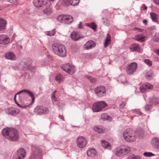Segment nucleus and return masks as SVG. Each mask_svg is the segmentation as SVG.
Returning <instances> with one entry per match:
<instances>
[{
    "mask_svg": "<svg viewBox=\"0 0 159 159\" xmlns=\"http://www.w3.org/2000/svg\"><path fill=\"white\" fill-rule=\"evenodd\" d=\"M2 135L9 140L16 141L18 139V134L17 130L14 129L6 128L2 131Z\"/></svg>",
    "mask_w": 159,
    "mask_h": 159,
    "instance_id": "nucleus-1",
    "label": "nucleus"
},
{
    "mask_svg": "<svg viewBox=\"0 0 159 159\" xmlns=\"http://www.w3.org/2000/svg\"><path fill=\"white\" fill-rule=\"evenodd\" d=\"M52 51L54 53L61 57H65L66 55V51L65 46L61 44L54 43L52 46Z\"/></svg>",
    "mask_w": 159,
    "mask_h": 159,
    "instance_id": "nucleus-2",
    "label": "nucleus"
},
{
    "mask_svg": "<svg viewBox=\"0 0 159 159\" xmlns=\"http://www.w3.org/2000/svg\"><path fill=\"white\" fill-rule=\"evenodd\" d=\"M125 140L128 142H133L135 140L136 137L133 131L129 129H126L123 133Z\"/></svg>",
    "mask_w": 159,
    "mask_h": 159,
    "instance_id": "nucleus-3",
    "label": "nucleus"
},
{
    "mask_svg": "<svg viewBox=\"0 0 159 159\" xmlns=\"http://www.w3.org/2000/svg\"><path fill=\"white\" fill-rule=\"evenodd\" d=\"M130 150V147L128 146H122L116 149L115 153L117 156L122 157L129 153Z\"/></svg>",
    "mask_w": 159,
    "mask_h": 159,
    "instance_id": "nucleus-4",
    "label": "nucleus"
},
{
    "mask_svg": "<svg viewBox=\"0 0 159 159\" xmlns=\"http://www.w3.org/2000/svg\"><path fill=\"white\" fill-rule=\"evenodd\" d=\"M31 62L32 61L30 59H24L20 63V65L23 70L28 69L32 71H34V70L36 69V67H32V66L31 65Z\"/></svg>",
    "mask_w": 159,
    "mask_h": 159,
    "instance_id": "nucleus-5",
    "label": "nucleus"
},
{
    "mask_svg": "<svg viewBox=\"0 0 159 159\" xmlns=\"http://www.w3.org/2000/svg\"><path fill=\"white\" fill-rule=\"evenodd\" d=\"M21 93H24L25 94H28L32 98V102H34V98L33 94L30 91H29L27 90H23L20 91L16 93L14 97V100L16 103V104L20 107H21L22 108H25L27 107L26 105H23L22 106L21 105L19 104L17 102L16 99V96L17 95H18Z\"/></svg>",
    "mask_w": 159,
    "mask_h": 159,
    "instance_id": "nucleus-6",
    "label": "nucleus"
},
{
    "mask_svg": "<svg viewBox=\"0 0 159 159\" xmlns=\"http://www.w3.org/2000/svg\"><path fill=\"white\" fill-rule=\"evenodd\" d=\"M107 104L103 101L97 102L93 105L92 109L94 112H98L107 106Z\"/></svg>",
    "mask_w": 159,
    "mask_h": 159,
    "instance_id": "nucleus-7",
    "label": "nucleus"
},
{
    "mask_svg": "<svg viewBox=\"0 0 159 159\" xmlns=\"http://www.w3.org/2000/svg\"><path fill=\"white\" fill-rule=\"evenodd\" d=\"M57 20L60 22L66 24H70L73 20L72 17L69 15H60L57 18Z\"/></svg>",
    "mask_w": 159,
    "mask_h": 159,
    "instance_id": "nucleus-8",
    "label": "nucleus"
},
{
    "mask_svg": "<svg viewBox=\"0 0 159 159\" xmlns=\"http://www.w3.org/2000/svg\"><path fill=\"white\" fill-rule=\"evenodd\" d=\"M26 155V152L23 148L19 149L17 152L15 153L13 157V159H24Z\"/></svg>",
    "mask_w": 159,
    "mask_h": 159,
    "instance_id": "nucleus-9",
    "label": "nucleus"
},
{
    "mask_svg": "<svg viewBox=\"0 0 159 159\" xmlns=\"http://www.w3.org/2000/svg\"><path fill=\"white\" fill-rule=\"evenodd\" d=\"M62 68L70 75H72L75 70V66L69 63L63 65L62 66Z\"/></svg>",
    "mask_w": 159,
    "mask_h": 159,
    "instance_id": "nucleus-10",
    "label": "nucleus"
},
{
    "mask_svg": "<svg viewBox=\"0 0 159 159\" xmlns=\"http://www.w3.org/2000/svg\"><path fill=\"white\" fill-rule=\"evenodd\" d=\"M137 68V65L135 62H132L128 65L126 68V72L129 75H132Z\"/></svg>",
    "mask_w": 159,
    "mask_h": 159,
    "instance_id": "nucleus-11",
    "label": "nucleus"
},
{
    "mask_svg": "<svg viewBox=\"0 0 159 159\" xmlns=\"http://www.w3.org/2000/svg\"><path fill=\"white\" fill-rule=\"evenodd\" d=\"M77 144L80 148H84L87 144V142L86 139L82 136L78 137L77 139Z\"/></svg>",
    "mask_w": 159,
    "mask_h": 159,
    "instance_id": "nucleus-12",
    "label": "nucleus"
},
{
    "mask_svg": "<svg viewBox=\"0 0 159 159\" xmlns=\"http://www.w3.org/2000/svg\"><path fill=\"white\" fill-rule=\"evenodd\" d=\"M48 0H34L33 1L34 5L36 7H40L43 5H50L51 3Z\"/></svg>",
    "mask_w": 159,
    "mask_h": 159,
    "instance_id": "nucleus-13",
    "label": "nucleus"
},
{
    "mask_svg": "<svg viewBox=\"0 0 159 159\" xmlns=\"http://www.w3.org/2000/svg\"><path fill=\"white\" fill-rule=\"evenodd\" d=\"M34 111L38 114H47L48 112V109L43 106H38L34 109Z\"/></svg>",
    "mask_w": 159,
    "mask_h": 159,
    "instance_id": "nucleus-14",
    "label": "nucleus"
},
{
    "mask_svg": "<svg viewBox=\"0 0 159 159\" xmlns=\"http://www.w3.org/2000/svg\"><path fill=\"white\" fill-rule=\"evenodd\" d=\"M94 91L98 96H102L105 94L106 89L103 86H99L95 89Z\"/></svg>",
    "mask_w": 159,
    "mask_h": 159,
    "instance_id": "nucleus-15",
    "label": "nucleus"
},
{
    "mask_svg": "<svg viewBox=\"0 0 159 159\" xmlns=\"http://www.w3.org/2000/svg\"><path fill=\"white\" fill-rule=\"evenodd\" d=\"M153 86L151 84L146 83L143 84L140 87V90L142 93H144L148 89H151L153 88Z\"/></svg>",
    "mask_w": 159,
    "mask_h": 159,
    "instance_id": "nucleus-16",
    "label": "nucleus"
},
{
    "mask_svg": "<svg viewBox=\"0 0 159 159\" xmlns=\"http://www.w3.org/2000/svg\"><path fill=\"white\" fill-rule=\"evenodd\" d=\"M10 39L9 37L4 34L0 35V44L6 45L10 42Z\"/></svg>",
    "mask_w": 159,
    "mask_h": 159,
    "instance_id": "nucleus-17",
    "label": "nucleus"
},
{
    "mask_svg": "<svg viewBox=\"0 0 159 159\" xmlns=\"http://www.w3.org/2000/svg\"><path fill=\"white\" fill-rule=\"evenodd\" d=\"M95 46V43L92 41H88L84 46V48L85 49L89 50L94 48Z\"/></svg>",
    "mask_w": 159,
    "mask_h": 159,
    "instance_id": "nucleus-18",
    "label": "nucleus"
},
{
    "mask_svg": "<svg viewBox=\"0 0 159 159\" xmlns=\"http://www.w3.org/2000/svg\"><path fill=\"white\" fill-rule=\"evenodd\" d=\"M70 37L73 40L76 41L79 40L80 38H83V37L80 35V33L78 32H73L70 35Z\"/></svg>",
    "mask_w": 159,
    "mask_h": 159,
    "instance_id": "nucleus-19",
    "label": "nucleus"
},
{
    "mask_svg": "<svg viewBox=\"0 0 159 159\" xmlns=\"http://www.w3.org/2000/svg\"><path fill=\"white\" fill-rule=\"evenodd\" d=\"M19 110L15 108H10L6 110L7 113L9 115H15L19 113Z\"/></svg>",
    "mask_w": 159,
    "mask_h": 159,
    "instance_id": "nucleus-20",
    "label": "nucleus"
},
{
    "mask_svg": "<svg viewBox=\"0 0 159 159\" xmlns=\"http://www.w3.org/2000/svg\"><path fill=\"white\" fill-rule=\"evenodd\" d=\"M150 15L152 21L157 23H159V15L155 14L154 12L150 13Z\"/></svg>",
    "mask_w": 159,
    "mask_h": 159,
    "instance_id": "nucleus-21",
    "label": "nucleus"
},
{
    "mask_svg": "<svg viewBox=\"0 0 159 159\" xmlns=\"http://www.w3.org/2000/svg\"><path fill=\"white\" fill-rule=\"evenodd\" d=\"M151 143L152 145L159 150V139L156 138L152 139L151 141Z\"/></svg>",
    "mask_w": 159,
    "mask_h": 159,
    "instance_id": "nucleus-22",
    "label": "nucleus"
},
{
    "mask_svg": "<svg viewBox=\"0 0 159 159\" xmlns=\"http://www.w3.org/2000/svg\"><path fill=\"white\" fill-rule=\"evenodd\" d=\"M87 153L88 156L92 157H94L97 154V152L94 148H89Z\"/></svg>",
    "mask_w": 159,
    "mask_h": 159,
    "instance_id": "nucleus-23",
    "label": "nucleus"
},
{
    "mask_svg": "<svg viewBox=\"0 0 159 159\" xmlns=\"http://www.w3.org/2000/svg\"><path fill=\"white\" fill-rule=\"evenodd\" d=\"M102 147L105 148L108 150H111L112 148L111 146L107 141L103 140L102 141Z\"/></svg>",
    "mask_w": 159,
    "mask_h": 159,
    "instance_id": "nucleus-24",
    "label": "nucleus"
},
{
    "mask_svg": "<svg viewBox=\"0 0 159 159\" xmlns=\"http://www.w3.org/2000/svg\"><path fill=\"white\" fill-rule=\"evenodd\" d=\"M5 57L8 59L11 60H14L16 59V57L14 54L11 52H7L5 55Z\"/></svg>",
    "mask_w": 159,
    "mask_h": 159,
    "instance_id": "nucleus-25",
    "label": "nucleus"
},
{
    "mask_svg": "<svg viewBox=\"0 0 159 159\" xmlns=\"http://www.w3.org/2000/svg\"><path fill=\"white\" fill-rule=\"evenodd\" d=\"M134 39L138 41L143 42L145 40V37L142 34H139L135 35Z\"/></svg>",
    "mask_w": 159,
    "mask_h": 159,
    "instance_id": "nucleus-26",
    "label": "nucleus"
},
{
    "mask_svg": "<svg viewBox=\"0 0 159 159\" xmlns=\"http://www.w3.org/2000/svg\"><path fill=\"white\" fill-rule=\"evenodd\" d=\"M129 48L131 49L132 51H140V48L139 45L136 44L134 43L132 44L129 47Z\"/></svg>",
    "mask_w": 159,
    "mask_h": 159,
    "instance_id": "nucleus-27",
    "label": "nucleus"
},
{
    "mask_svg": "<svg viewBox=\"0 0 159 159\" xmlns=\"http://www.w3.org/2000/svg\"><path fill=\"white\" fill-rule=\"evenodd\" d=\"M93 129L95 131L100 134L103 133L105 132V129L101 126H95L93 128Z\"/></svg>",
    "mask_w": 159,
    "mask_h": 159,
    "instance_id": "nucleus-28",
    "label": "nucleus"
},
{
    "mask_svg": "<svg viewBox=\"0 0 159 159\" xmlns=\"http://www.w3.org/2000/svg\"><path fill=\"white\" fill-rule=\"evenodd\" d=\"M43 11L44 14L47 15H49L52 13L53 11L51 7H48L44 9Z\"/></svg>",
    "mask_w": 159,
    "mask_h": 159,
    "instance_id": "nucleus-29",
    "label": "nucleus"
},
{
    "mask_svg": "<svg viewBox=\"0 0 159 159\" xmlns=\"http://www.w3.org/2000/svg\"><path fill=\"white\" fill-rule=\"evenodd\" d=\"M6 24V21L4 19L0 18V29L3 30L5 28Z\"/></svg>",
    "mask_w": 159,
    "mask_h": 159,
    "instance_id": "nucleus-30",
    "label": "nucleus"
},
{
    "mask_svg": "<svg viewBox=\"0 0 159 159\" xmlns=\"http://www.w3.org/2000/svg\"><path fill=\"white\" fill-rule=\"evenodd\" d=\"M111 43V37L109 34H107V37L106 39L105 42L104 43V46L107 47Z\"/></svg>",
    "mask_w": 159,
    "mask_h": 159,
    "instance_id": "nucleus-31",
    "label": "nucleus"
},
{
    "mask_svg": "<svg viewBox=\"0 0 159 159\" xmlns=\"http://www.w3.org/2000/svg\"><path fill=\"white\" fill-rule=\"evenodd\" d=\"M101 117V118L104 120H106L111 121L112 119V118L110 116H108L106 113L102 114Z\"/></svg>",
    "mask_w": 159,
    "mask_h": 159,
    "instance_id": "nucleus-32",
    "label": "nucleus"
},
{
    "mask_svg": "<svg viewBox=\"0 0 159 159\" xmlns=\"http://www.w3.org/2000/svg\"><path fill=\"white\" fill-rule=\"evenodd\" d=\"M55 79L56 81L59 83L62 82L64 79L63 76L60 74L57 75Z\"/></svg>",
    "mask_w": 159,
    "mask_h": 159,
    "instance_id": "nucleus-33",
    "label": "nucleus"
},
{
    "mask_svg": "<svg viewBox=\"0 0 159 159\" xmlns=\"http://www.w3.org/2000/svg\"><path fill=\"white\" fill-rule=\"evenodd\" d=\"M80 0H69V3L72 6L77 5L79 2Z\"/></svg>",
    "mask_w": 159,
    "mask_h": 159,
    "instance_id": "nucleus-34",
    "label": "nucleus"
},
{
    "mask_svg": "<svg viewBox=\"0 0 159 159\" xmlns=\"http://www.w3.org/2000/svg\"><path fill=\"white\" fill-rule=\"evenodd\" d=\"M56 31H55V29H54L51 31H49L46 32V34L47 35L51 36H54L56 34Z\"/></svg>",
    "mask_w": 159,
    "mask_h": 159,
    "instance_id": "nucleus-35",
    "label": "nucleus"
},
{
    "mask_svg": "<svg viewBox=\"0 0 159 159\" xmlns=\"http://www.w3.org/2000/svg\"><path fill=\"white\" fill-rule=\"evenodd\" d=\"M86 25L91 28L93 30H95L96 29V25L94 22L87 24Z\"/></svg>",
    "mask_w": 159,
    "mask_h": 159,
    "instance_id": "nucleus-36",
    "label": "nucleus"
},
{
    "mask_svg": "<svg viewBox=\"0 0 159 159\" xmlns=\"http://www.w3.org/2000/svg\"><path fill=\"white\" fill-rule=\"evenodd\" d=\"M129 159H141V158L140 156H136L132 154L129 157Z\"/></svg>",
    "mask_w": 159,
    "mask_h": 159,
    "instance_id": "nucleus-37",
    "label": "nucleus"
},
{
    "mask_svg": "<svg viewBox=\"0 0 159 159\" xmlns=\"http://www.w3.org/2000/svg\"><path fill=\"white\" fill-rule=\"evenodd\" d=\"M56 91H55L52 93V100L53 101H58L57 98L55 96V93L56 92Z\"/></svg>",
    "mask_w": 159,
    "mask_h": 159,
    "instance_id": "nucleus-38",
    "label": "nucleus"
},
{
    "mask_svg": "<svg viewBox=\"0 0 159 159\" xmlns=\"http://www.w3.org/2000/svg\"><path fill=\"white\" fill-rule=\"evenodd\" d=\"M143 155L146 157H151L154 156L155 155L152 152H145L143 153Z\"/></svg>",
    "mask_w": 159,
    "mask_h": 159,
    "instance_id": "nucleus-39",
    "label": "nucleus"
},
{
    "mask_svg": "<svg viewBox=\"0 0 159 159\" xmlns=\"http://www.w3.org/2000/svg\"><path fill=\"white\" fill-rule=\"evenodd\" d=\"M144 62L149 66H151L152 65V62L149 59H145L144 60Z\"/></svg>",
    "mask_w": 159,
    "mask_h": 159,
    "instance_id": "nucleus-40",
    "label": "nucleus"
},
{
    "mask_svg": "<svg viewBox=\"0 0 159 159\" xmlns=\"http://www.w3.org/2000/svg\"><path fill=\"white\" fill-rule=\"evenodd\" d=\"M87 78L89 79L91 83H94L96 82V80L94 78H92L91 76H88Z\"/></svg>",
    "mask_w": 159,
    "mask_h": 159,
    "instance_id": "nucleus-41",
    "label": "nucleus"
},
{
    "mask_svg": "<svg viewBox=\"0 0 159 159\" xmlns=\"http://www.w3.org/2000/svg\"><path fill=\"white\" fill-rule=\"evenodd\" d=\"M39 148L36 146H33L32 147V150L33 152H35L38 150Z\"/></svg>",
    "mask_w": 159,
    "mask_h": 159,
    "instance_id": "nucleus-42",
    "label": "nucleus"
},
{
    "mask_svg": "<svg viewBox=\"0 0 159 159\" xmlns=\"http://www.w3.org/2000/svg\"><path fill=\"white\" fill-rule=\"evenodd\" d=\"M152 75V71H149L146 74V76L148 77H151Z\"/></svg>",
    "mask_w": 159,
    "mask_h": 159,
    "instance_id": "nucleus-43",
    "label": "nucleus"
},
{
    "mask_svg": "<svg viewBox=\"0 0 159 159\" xmlns=\"http://www.w3.org/2000/svg\"><path fill=\"white\" fill-rule=\"evenodd\" d=\"M69 0H61V3L63 5H67L69 4Z\"/></svg>",
    "mask_w": 159,
    "mask_h": 159,
    "instance_id": "nucleus-44",
    "label": "nucleus"
},
{
    "mask_svg": "<svg viewBox=\"0 0 159 159\" xmlns=\"http://www.w3.org/2000/svg\"><path fill=\"white\" fill-rule=\"evenodd\" d=\"M153 39L156 42H159V36L157 35L153 37Z\"/></svg>",
    "mask_w": 159,
    "mask_h": 159,
    "instance_id": "nucleus-45",
    "label": "nucleus"
},
{
    "mask_svg": "<svg viewBox=\"0 0 159 159\" xmlns=\"http://www.w3.org/2000/svg\"><path fill=\"white\" fill-rule=\"evenodd\" d=\"M8 1L9 2L14 4H16L17 2V0H8Z\"/></svg>",
    "mask_w": 159,
    "mask_h": 159,
    "instance_id": "nucleus-46",
    "label": "nucleus"
},
{
    "mask_svg": "<svg viewBox=\"0 0 159 159\" xmlns=\"http://www.w3.org/2000/svg\"><path fill=\"white\" fill-rule=\"evenodd\" d=\"M152 107L150 105H147L145 107V110L146 111H148Z\"/></svg>",
    "mask_w": 159,
    "mask_h": 159,
    "instance_id": "nucleus-47",
    "label": "nucleus"
},
{
    "mask_svg": "<svg viewBox=\"0 0 159 159\" xmlns=\"http://www.w3.org/2000/svg\"><path fill=\"white\" fill-rule=\"evenodd\" d=\"M125 104L124 102H122L120 104V108H123L124 107L125 105Z\"/></svg>",
    "mask_w": 159,
    "mask_h": 159,
    "instance_id": "nucleus-48",
    "label": "nucleus"
},
{
    "mask_svg": "<svg viewBox=\"0 0 159 159\" xmlns=\"http://www.w3.org/2000/svg\"><path fill=\"white\" fill-rule=\"evenodd\" d=\"M154 3L157 5H159V0H153Z\"/></svg>",
    "mask_w": 159,
    "mask_h": 159,
    "instance_id": "nucleus-49",
    "label": "nucleus"
},
{
    "mask_svg": "<svg viewBox=\"0 0 159 159\" xmlns=\"http://www.w3.org/2000/svg\"><path fill=\"white\" fill-rule=\"evenodd\" d=\"M134 30H138L139 32H142V31L143 30H142L137 28H134Z\"/></svg>",
    "mask_w": 159,
    "mask_h": 159,
    "instance_id": "nucleus-50",
    "label": "nucleus"
},
{
    "mask_svg": "<svg viewBox=\"0 0 159 159\" xmlns=\"http://www.w3.org/2000/svg\"><path fill=\"white\" fill-rule=\"evenodd\" d=\"M35 154H34V153H32L31 155V156H30V157L31 159H33L34 158V157H35Z\"/></svg>",
    "mask_w": 159,
    "mask_h": 159,
    "instance_id": "nucleus-51",
    "label": "nucleus"
},
{
    "mask_svg": "<svg viewBox=\"0 0 159 159\" xmlns=\"http://www.w3.org/2000/svg\"><path fill=\"white\" fill-rule=\"evenodd\" d=\"M155 53L159 55V48L158 49H156L155 51Z\"/></svg>",
    "mask_w": 159,
    "mask_h": 159,
    "instance_id": "nucleus-52",
    "label": "nucleus"
},
{
    "mask_svg": "<svg viewBox=\"0 0 159 159\" xmlns=\"http://www.w3.org/2000/svg\"><path fill=\"white\" fill-rule=\"evenodd\" d=\"M79 28H82V24L81 22H80L79 25Z\"/></svg>",
    "mask_w": 159,
    "mask_h": 159,
    "instance_id": "nucleus-53",
    "label": "nucleus"
},
{
    "mask_svg": "<svg viewBox=\"0 0 159 159\" xmlns=\"http://www.w3.org/2000/svg\"><path fill=\"white\" fill-rule=\"evenodd\" d=\"M143 23L145 25H146L147 24V21L146 20H144L143 21Z\"/></svg>",
    "mask_w": 159,
    "mask_h": 159,
    "instance_id": "nucleus-54",
    "label": "nucleus"
},
{
    "mask_svg": "<svg viewBox=\"0 0 159 159\" xmlns=\"http://www.w3.org/2000/svg\"><path fill=\"white\" fill-rule=\"evenodd\" d=\"M142 8H144L145 10H146L147 8V7L144 4H143L142 6Z\"/></svg>",
    "mask_w": 159,
    "mask_h": 159,
    "instance_id": "nucleus-55",
    "label": "nucleus"
},
{
    "mask_svg": "<svg viewBox=\"0 0 159 159\" xmlns=\"http://www.w3.org/2000/svg\"><path fill=\"white\" fill-rule=\"evenodd\" d=\"M138 114L141 115H142V113L140 112H138L137 113Z\"/></svg>",
    "mask_w": 159,
    "mask_h": 159,
    "instance_id": "nucleus-56",
    "label": "nucleus"
},
{
    "mask_svg": "<svg viewBox=\"0 0 159 159\" xmlns=\"http://www.w3.org/2000/svg\"><path fill=\"white\" fill-rule=\"evenodd\" d=\"M120 78H124V79H125V77H124L123 76H122L120 77Z\"/></svg>",
    "mask_w": 159,
    "mask_h": 159,
    "instance_id": "nucleus-57",
    "label": "nucleus"
},
{
    "mask_svg": "<svg viewBox=\"0 0 159 159\" xmlns=\"http://www.w3.org/2000/svg\"><path fill=\"white\" fill-rule=\"evenodd\" d=\"M158 102H156V104H157L158 103H159V99H158Z\"/></svg>",
    "mask_w": 159,
    "mask_h": 159,
    "instance_id": "nucleus-58",
    "label": "nucleus"
}]
</instances>
